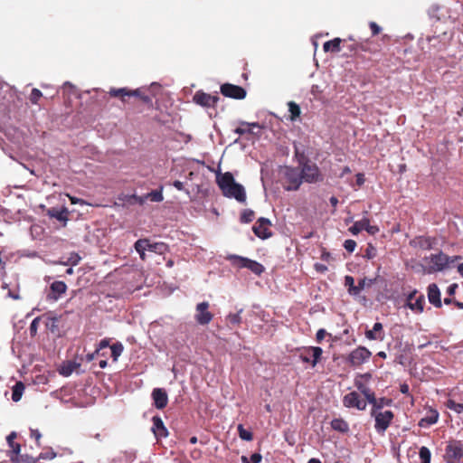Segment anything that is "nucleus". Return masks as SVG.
<instances>
[{
	"label": "nucleus",
	"mask_w": 463,
	"mask_h": 463,
	"mask_svg": "<svg viewBox=\"0 0 463 463\" xmlns=\"http://www.w3.org/2000/svg\"><path fill=\"white\" fill-rule=\"evenodd\" d=\"M216 183L225 197L233 198L241 203L246 202L245 188L242 184L235 182L232 173L217 174Z\"/></svg>",
	"instance_id": "obj_1"
},
{
	"label": "nucleus",
	"mask_w": 463,
	"mask_h": 463,
	"mask_svg": "<svg viewBox=\"0 0 463 463\" xmlns=\"http://www.w3.org/2000/svg\"><path fill=\"white\" fill-rule=\"evenodd\" d=\"M303 182L316 184L324 180V175L316 163L310 161L299 166Z\"/></svg>",
	"instance_id": "obj_2"
},
{
	"label": "nucleus",
	"mask_w": 463,
	"mask_h": 463,
	"mask_svg": "<svg viewBox=\"0 0 463 463\" xmlns=\"http://www.w3.org/2000/svg\"><path fill=\"white\" fill-rule=\"evenodd\" d=\"M109 93L111 97L120 98L123 102L126 101V97H138L145 104L152 105L151 97L144 94L139 89L131 90L127 88H111Z\"/></svg>",
	"instance_id": "obj_3"
},
{
	"label": "nucleus",
	"mask_w": 463,
	"mask_h": 463,
	"mask_svg": "<svg viewBox=\"0 0 463 463\" xmlns=\"http://www.w3.org/2000/svg\"><path fill=\"white\" fill-rule=\"evenodd\" d=\"M283 175L286 181L288 183V184L285 186V190L287 191H297L303 183L300 168L285 166Z\"/></svg>",
	"instance_id": "obj_4"
},
{
	"label": "nucleus",
	"mask_w": 463,
	"mask_h": 463,
	"mask_svg": "<svg viewBox=\"0 0 463 463\" xmlns=\"http://www.w3.org/2000/svg\"><path fill=\"white\" fill-rule=\"evenodd\" d=\"M299 359L305 364H311L315 367L321 359L323 350L319 346H308L298 348Z\"/></svg>",
	"instance_id": "obj_5"
},
{
	"label": "nucleus",
	"mask_w": 463,
	"mask_h": 463,
	"mask_svg": "<svg viewBox=\"0 0 463 463\" xmlns=\"http://www.w3.org/2000/svg\"><path fill=\"white\" fill-rule=\"evenodd\" d=\"M371 416L374 418V429L376 432L379 434H383L391 425L394 414L392 411L386 410L383 411H375V413L371 414Z\"/></svg>",
	"instance_id": "obj_6"
},
{
	"label": "nucleus",
	"mask_w": 463,
	"mask_h": 463,
	"mask_svg": "<svg viewBox=\"0 0 463 463\" xmlns=\"http://www.w3.org/2000/svg\"><path fill=\"white\" fill-rule=\"evenodd\" d=\"M371 355L372 353L366 347L359 346L349 354L347 362L353 366H359L365 363Z\"/></svg>",
	"instance_id": "obj_7"
},
{
	"label": "nucleus",
	"mask_w": 463,
	"mask_h": 463,
	"mask_svg": "<svg viewBox=\"0 0 463 463\" xmlns=\"http://www.w3.org/2000/svg\"><path fill=\"white\" fill-rule=\"evenodd\" d=\"M463 458V445L460 441H452L446 448L445 458L448 463H455Z\"/></svg>",
	"instance_id": "obj_8"
},
{
	"label": "nucleus",
	"mask_w": 463,
	"mask_h": 463,
	"mask_svg": "<svg viewBox=\"0 0 463 463\" xmlns=\"http://www.w3.org/2000/svg\"><path fill=\"white\" fill-rule=\"evenodd\" d=\"M208 308L209 303L207 301H203L196 305L194 319L199 325L205 326L213 320V315L208 310Z\"/></svg>",
	"instance_id": "obj_9"
},
{
	"label": "nucleus",
	"mask_w": 463,
	"mask_h": 463,
	"mask_svg": "<svg viewBox=\"0 0 463 463\" xmlns=\"http://www.w3.org/2000/svg\"><path fill=\"white\" fill-rule=\"evenodd\" d=\"M461 259L460 256H455L451 260L449 256L446 254L439 252L438 254H432L430 257V263L432 264V268L435 271H441L445 268L449 266V264L451 262H454L456 260Z\"/></svg>",
	"instance_id": "obj_10"
},
{
	"label": "nucleus",
	"mask_w": 463,
	"mask_h": 463,
	"mask_svg": "<svg viewBox=\"0 0 463 463\" xmlns=\"http://www.w3.org/2000/svg\"><path fill=\"white\" fill-rule=\"evenodd\" d=\"M219 99L218 95H211L203 90L196 91L193 97L194 102L203 108H214Z\"/></svg>",
	"instance_id": "obj_11"
},
{
	"label": "nucleus",
	"mask_w": 463,
	"mask_h": 463,
	"mask_svg": "<svg viewBox=\"0 0 463 463\" xmlns=\"http://www.w3.org/2000/svg\"><path fill=\"white\" fill-rule=\"evenodd\" d=\"M343 404L346 408H355L359 411L366 409V401L361 399L360 394L356 392H351L343 398Z\"/></svg>",
	"instance_id": "obj_12"
},
{
	"label": "nucleus",
	"mask_w": 463,
	"mask_h": 463,
	"mask_svg": "<svg viewBox=\"0 0 463 463\" xmlns=\"http://www.w3.org/2000/svg\"><path fill=\"white\" fill-rule=\"evenodd\" d=\"M221 93L227 98L235 99H243L247 94L242 87L231 83L222 84L221 86Z\"/></svg>",
	"instance_id": "obj_13"
},
{
	"label": "nucleus",
	"mask_w": 463,
	"mask_h": 463,
	"mask_svg": "<svg viewBox=\"0 0 463 463\" xmlns=\"http://www.w3.org/2000/svg\"><path fill=\"white\" fill-rule=\"evenodd\" d=\"M271 222L264 217L258 219L257 222L253 225L252 231L254 234L261 240H266L271 237L272 232L269 230Z\"/></svg>",
	"instance_id": "obj_14"
},
{
	"label": "nucleus",
	"mask_w": 463,
	"mask_h": 463,
	"mask_svg": "<svg viewBox=\"0 0 463 463\" xmlns=\"http://www.w3.org/2000/svg\"><path fill=\"white\" fill-rule=\"evenodd\" d=\"M362 230H365L369 234L374 235L379 232L376 225H371L368 218L364 217L361 221H357L352 225L348 231L353 235H357Z\"/></svg>",
	"instance_id": "obj_15"
},
{
	"label": "nucleus",
	"mask_w": 463,
	"mask_h": 463,
	"mask_svg": "<svg viewBox=\"0 0 463 463\" xmlns=\"http://www.w3.org/2000/svg\"><path fill=\"white\" fill-rule=\"evenodd\" d=\"M151 396L154 402V405L156 409L162 410L166 407L168 402V396L164 389L155 388L152 391Z\"/></svg>",
	"instance_id": "obj_16"
},
{
	"label": "nucleus",
	"mask_w": 463,
	"mask_h": 463,
	"mask_svg": "<svg viewBox=\"0 0 463 463\" xmlns=\"http://www.w3.org/2000/svg\"><path fill=\"white\" fill-rule=\"evenodd\" d=\"M153 426L152 431L157 440L166 438L168 436V430L165 428L162 419L159 416H154L152 418Z\"/></svg>",
	"instance_id": "obj_17"
},
{
	"label": "nucleus",
	"mask_w": 463,
	"mask_h": 463,
	"mask_svg": "<svg viewBox=\"0 0 463 463\" xmlns=\"http://www.w3.org/2000/svg\"><path fill=\"white\" fill-rule=\"evenodd\" d=\"M51 293L48 294L47 298L52 300H58L62 294L67 290V285L61 280H56L51 284Z\"/></svg>",
	"instance_id": "obj_18"
},
{
	"label": "nucleus",
	"mask_w": 463,
	"mask_h": 463,
	"mask_svg": "<svg viewBox=\"0 0 463 463\" xmlns=\"http://www.w3.org/2000/svg\"><path fill=\"white\" fill-rule=\"evenodd\" d=\"M47 215L51 218H54L58 220L59 222H63V225H66V222H68L69 218V211L66 207H52L48 209Z\"/></svg>",
	"instance_id": "obj_19"
},
{
	"label": "nucleus",
	"mask_w": 463,
	"mask_h": 463,
	"mask_svg": "<svg viewBox=\"0 0 463 463\" xmlns=\"http://www.w3.org/2000/svg\"><path fill=\"white\" fill-rule=\"evenodd\" d=\"M439 43V36L432 35V36H427L425 39L420 38L419 39V44L421 47V50L426 53H431L432 49L439 50L437 48V44Z\"/></svg>",
	"instance_id": "obj_20"
},
{
	"label": "nucleus",
	"mask_w": 463,
	"mask_h": 463,
	"mask_svg": "<svg viewBox=\"0 0 463 463\" xmlns=\"http://www.w3.org/2000/svg\"><path fill=\"white\" fill-rule=\"evenodd\" d=\"M439 416V414L437 410L430 408L427 411L426 415L422 419H420L418 425L420 428H428L438 421Z\"/></svg>",
	"instance_id": "obj_21"
},
{
	"label": "nucleus",
	"mask_w": 463,
	"mask_h": 463,
	"mask_svg": "<svg viewBox=\"0 0 463 463\" xmlns=\"http://www.w3.org/2000/svg\"><path fill=\"white\" fill-rule=\"evenodd\" d=\"M428 299L434 307H441L440 291L435 283L430 284L428 287Z\"/></svg>",
	"instance_id": "obj_22"
},
{
	"label": "nucleus",
	"mask_w": 463,
	"mask_h": 463,
	"mask_svg": "<svg viewBox=\"0 0 463 463\" xmlns=\"http://www.w3.org/2000/svg\"><path fill=\"white\" fill-rule=\"evenodd\" d=\"M369 403L372 404L371 414H374L375 411H383V408L391 406L392 404V400L386 397L377 399L374 395L373 401L371 400Z\"/></svg>",
	"instance_id": "obj_23"
},
{
	"label": "nucleus",
	"mask_w": 463,
	"mask_h": 463,
	"mask_svg": "<svg viewBox=\"0 0 463 463\" xmlns=\"http://www.w3.org/2000/svg\"><path fill=\"white\" fill-rule=\"evenodd\" d=\"M424 305L425 297L423 294H419V296L412 302H406L405 304V306L414 313L423 312Z\"/></svg>",
	"instance_id": "obj_24"
},
{
	"label": "nucleus",
	"mask_w": 463,
	"mask_h": 463,
	"mask_svg": "<svg viewBox=\"0 0 463 463\" xmlns=\"http://www.w3.org/2000/svg\"><path fill=\"white\" fill-rule=\"evenodd\" d=\"M382 331H383L382 323L376 322L373 325V329L367 330L365 332V336H366V338H368L370 340H383L384 335L382 333Z\"/></svg>",
	"instance_id": "obj_25"
},
{
	"label": "nucleus",
	"mask_w": 463,
	"mask_h": 463,
	"mask_svg": "<svg viewBox=\"0 0 463 463\" xmlns=\"http://www.w3.org/2000/svg\"><path fill=\"white\" fill-rule=\"evenodd\" d=\"M242 312H243V308H240L237 310L236 313H229L225 317L226 325L230 327L239 326L242 321L241 316Z\"/></svg>",
	"instance_id": "obj_26"
},
{
	"label": "nucleus",
	"mask_w": 463,
	"mask_h": 463,
	"mask_svg": "<svg viewBox=\"0 0 463 463\" xmlns=\"http://www.w3.org/2000/svg\"><path fill=\"white\" fill-rule=\"evenodd\" d=\"M354 386L361 393H363L368 402H370L371 400L373 401L374 392L367 385L360 380H355Z\"/></svg>",
	"instance_id": "obj_27"
},
{
	"label": "nucleus",
	"mask_w": 463,
	"mask_h": 463,
	"mask_svg": "<svg viewBox=\"0 0 463 463\" xmlns=\"http://www.w3.org/2000/svg\"><path fill=\"white\" fill-rule=\"evenodd\" d=\"M10 460L13 463H37L38 458L29 456L27 454H14L9 455Z\"/></svg>",
	"instance_id": "obj_28"
},
{
	"label": "nucleus",
	"mask_w": 463,
	"mask_h": 463,
	"mask_svg": "<svg viewBox=\"0 0 463 463\" xmlns=\"http://www.w3.org/2000/svg\"><path fill=\"white\" fill-rule=\"evenodd\" d=\"M376 281V279H369V278H364L358 281V284L355 285V291L353 293V297H358L362 290H364L366 288L371 287L373 285Z\"/></svg>",
	"instance_id": "obj_29"
},
{
	"label": "nucleus",
	"mask_w": 463,
	"mask_h": 463,
	"mask_svg": "<svg viewBox=\"0 0 463 463\" xmlns=\"http://www.w3.org/2000/svg\"><path fill=\"white\" fill-rule=\"evenodd\" d=\"M342 40L340 38H334L324 43L323 49L325 52H339L341 51Z\"/></svg>",
	"instance_id": "obj_30"
},
{
	"label": "nucleus",
	"mask_w": 463,
	"mask_h": 463,
	"mask_svg": "<svg viewBox=\"0 0 463 463\" xmlns=\"http://www.w3.org/2000/svg\"><path fill=\"white\" fill-rule=\"evenodd\" d=\"M331 427L334 430L341 433H347L349 431L348 423L341 418L332 420Z\"/></svg>",
	"instance_id": "obj_31"
},
{
	"label": "nucleus",
	"mask_w": 463,
	"mask_h": 463,
	"mask_svg": "<svg viewBox=\"0 0 463 463\" xmlns=\"http://www.w3.org/2000/svg\"><path fill=\"white\" fill-rule=\"evenodd\" d=\"M226 260H228L232 266L242 269L245 268L248 258L235 254H230L226 257Z\"/></svg>",
	"instance_id": "obj_32"
},
{
	"label": "nucleus",
	"mask_w": 463,
	"mask_h": 463,
	"mask_svg": "<svg viewBox=\"0 0 463 463\" xmlns=\"http://www.w3.org/2000/svg\"><path fill=\"white\" fill-rule=\"evenodd\" d=\"M17 437L15 431H12L6 438L8 446L12 449L10 455L18 454L21 450V446L19 443L14 442V439Z\"/></svg>",
	"instance_id": "obj_33"
},
{
	"label": "nucleus",
	"mask_w": 463,
	"mask_h": 463,
	"mask_svg": "<svg viewBox=\"0 0 463 463\" xmlns=\"http://www.w3.org/2000/svg\"><path fill=\"white\" fill-rule=\"evenodd\" d=\"M245 268L256 275H260L264 271V267L262 264L250 259L247 260Z\"/></svg>",
	"instance_id": "obj_34"
},
{
	"label": "nucleus",
	"mask_w": 463,
	"mask_h": 463,
	"mask_svg": "<svg viewBox=\"0 0 463 463\" xmlns=\"http://www.w3.org/2000/svg\"><path fill=\"white\" fill-rule=\"evenodd\" d=\"M24 384L22 382H17L12 389V400L15 402H19L24 391Z\"/></svg>",
	"instance_id": "obj_35"
},
{
	"label": "nucleus",
	"mask_w": 463,
	"mask_h": 463,
	"mask_svg": "<svg viewBox=\"0 0 463 463\" xmlns=\"http://www.w3.org/2000/svg\"><path fill=\"white\" fill-rule=\"evenodd\" d=\"M166 249V245L164 242H150L147 239L146 250L156 253L162 254Z\"/></svg>",
	"instance_id": "obj_36"
},
{
	"label": "nucleus",
	"mask_w": 463,
	"mask_h": 463,
	"mask_svg": "<svg viewBox=\"0 0 463 463\" xmlns=\"http://www.w3.org/2000/svg\"><path fill=\"white\" fill-rule=\"evenodd\" d=\"M146 198L151 202L160 203L164 200L162 188L159 190H153L147 194H146Z\"/></svg>",
	"instance_id": "obj_37"
},
{
	"label": "nucleus",
	"mask_w": 463,
	"mask_h": 463,
	"mask_svg": "<svg viewBox=\"0 0 463 463\" xmlns=\"http://www.w3.org/2000/svg\"><path fill=\"white\" fill-rule=\"evenodd\" d=\"M295 147V157L298 163V166L304 165L305 163L310 161L307 157L304 150H300L296 145Z\"/></svg>",
	"instance_id": "obj_38"
},
{
	"label": "nucleus",
	"mask_w": 463,
	"mask_h": 463,
	"mask_svg": "<svg viewBox=\"0 0 463 463\" xmlns=\"http://www.w3.org/2000/svg\"><path fill=\"white\" fill-rule=\"evenodd\" d=\"M110 350H111V357L113 358V361H117L118 359V357L121 355V354L124 350V347L121 343L118 342L116 344H113L110 346Z\"/></svg>",
	"instance_id": "obj_39"
},
{
	"label": "nucleus",
	"mask_w": 463,
	"mask_h": 463,
	"mask_svg": "<svg viewBox=\"0 0 463 463\" xmlns=\"http://www.w3.org/2000/svg\"><path fill=\"white\" fill-rule=\"evenodd\" d=\"M288 111L290 112V118H291V120H295L300 115V108L294 101H289L288 103Z\"/></svg>",
	"instance_id": "obj_40"
},
{
	"label": "nucleus",
	"mask_w": 463,
	"mask_h": 463,
	"mask_svg": "<svg viewBox=\"0 0 463 463\" xmlns=\"http://www.w3.org/2000/svg\"><path fill=\"white\" fill-rule=\"evenodd\" d=\"M419 456L421 463H430L431 453L427 447L422 446L420 449Z\"/></svg>",
	"instance_id": "obj_41"
},
{
	"label": "nucleus",
	"mask_w": 463,
	"mask_h": 463,
	"mask_svg": "<svg viewBox=\"0 0 463 463\" xmlns=\"http://www.w3.org/2000/svg\"><path fill=\"white\" fill-rule=\"evenodd\" d=\"M446 407L451 411H454L457 413L463 412V403L456 402L454 400H448L446 402Z\"/></svg>",
	"instance_id": "obj_42"
},
{
	"label": "nucleus",
	"mask_w": 463,
	"mask_h": 463,
	"mask_svg": "<svg viewBox=\"0 0 463 463\" xmlns=\"http://www.w3.org/2000/svg\"><path fill=\"white\" fill-rule=\"evenodd\" d=\"M254 219V212L250 209L244 210L240 217V221L242 223H249Z\"/></svg>",
	"instance_id": "obj_43"
},
{
	"label": "nucleus",
	"mask_w": 463,
	"mask_h": 463,
	"mask_svg": "<svg viewBox=\"0 0 463 463\" xmlns=\"http://www.w3.org/2000/svg\"><path fill=\"white\" fill-rule=\"evenodd\" d=\"M239 437L246 441H250L253 439L252 433L243 428L241 424L238 426Z\"/></svg>",
	"instance_id": "obj_44"
},
{
	"label": "nucleus",
	"mask_w": 463,
	"mask_h": 463,
	"mask_svg": "<svg viewBox=\"0 0 463 463\" xmlns=\"http://www.w3.org/2000/svg\"><path fill=\"white\" fill-rule=\"evenodd\" d=\"M345 286L347 287L349 295L353 296L354 291H355V285L354 279L352 276L346 275L345 277Z\"/></svg>",
	"instance_id": "obj_45"
},
{
	"label": "nucleus",
	"mask_w": 463,
	"mask_h": 463,
	"mask_svg": "<svg viewBox=\"0 0 463 463\" xmlns=\"http://www.w3.org/2000/svg\"><path fill=\"white\" fill-rule=\"evenodd\" d=\"M80 257L78 253L72 252L71 253L70 257L68 258L67 261L63 262L64 265H71V266H76L80 260Z\"/></svg>",
	"instance_id": "obj_46"
},
{
	"label": "nucleus",
	"mask_w": 463,
	"mask_h": 463,
	"mask_svg": "<svg viewBox=\"0 0 463 463\" xmlns=\"http://www.w3.org/2000/svg\"><path fill=\"white\" fill-rule=\"evenodd\" d=\"M40 321H41V317H37L32 321V323L29 326V332H30L31 336L36 335Z\"/></svg>",
	"instance_id": "obj_47"
},
{
	"label": "nucleus",
	"mask_w": 463,
	"mask_h": 463,
	"mask_svg": "<svg viewBox=\"0 0 463 463\" xmlns=\"http://www.w3.org/2000/svg\"><path fill=\"white\" fill-rule=\"evenodd\" d=\"M146 246H147V239L146 238L139 239L134 244V248L137 251L146 250Z\"/></svg>",
	"instance_id": "obj_48"
},
{
	"label": "nucleus",
	"mask_w": 463,
	"mask_h": 463,
	"mask_svg": "<svg viewBox=\"0 0 463 463\" xmlns=\"http://www.w3.org/2000/svg\"><path fill=\"white\" fill-rule=\"evenodd\" d=\"M43 96V93L41 92V90H39L38 89H33L32 90V92L30 94V101L33 103V104H37L38 103V100L39 99Z\"/></svg>",
	"instance_id": "obj_49"
},
{
	"label": "nucleus",
	"mask_w": 463,
	"mask_h": 463,
	"mask_svg": "<svg viewBox=\"0 0 463 463\" xmlns=\"http://www.w3.org/2000/svg\"><path fill=\"white\" fill-rule=\"evenodd\" d=\"M56 457V453L53 451L52 449H49L45 452L40 453V455L37 457L39 459H53Z\"/></svg>",
	"instance_id": "obj_50"
},
{
	"label": "nucleus",
	"mask_w": 463,
	"mask_h": 463,
	"mask_svg": "<svg viewBox=\"0 0 463 463\" xmlns=\"http://www.w3.org/2000/svg\"><path fill=\"white\" fill-rule=\"evenodd\" d=\"M355 247H356V242L354 240L348 239V240H345L344 242V248L350 253L354 251Z\"/></svg>",
	"instance_id": "obj_51"
},
{
	"label": "nucleus",
	"mask_w": 463,
	"mask_h": 463,
	"mask_svg": "<svg viewBox=\"0 0 463 463\" xmlns=\"http://www.w3.org/2000/svg\"><path fill=\"white\" fill-rule=\"evenodd\" d=\"M433 240L430 237L421 238L420 241V246L423 249L430 250L432 248Z\"/></svg>",
	"instance_id": "obj_52"
},
{
	"label": "nucleus",
	"mask_w": 463,
	"mask_h": 463,
	"mask_svg": "<svg viewBox=\"0 0 463 463\" xmlns=\"http://www.w3.org/2000/svg\"><path fill=\"white\" fill-rule=\"evenodd\" d=\"M375 256H376V249L372 244H368V247L365 250V257L367 259H373Z\"/></svg>",
	"instance_id": "obj_53"
},
{
	"label": "nucleus",
	"mask_w": 463,
	"mask_h": 463,
	"mask_svg": "<svg viewBox=\"0 0 463 463\" xmlns=\"http://www.w3.org/2000/svg\"><path fill=\"white\" fill-rule=\"evenodd\" d=\"M349 40L354 42L353 43H350L348 44L346 47L347 49L349 50V52L352 53V54H356L359 51H358V43L357 42H354V40L353 39V37H349Z\"/></svg>",
	"instance_id": "obj_54"
},
{
	"label": "nucleus",
	"mask_w": 463,
	"mask_h": 463,
	"mask_svg": "<svg viewBox=\"0 0 463 463\" xmlns=\"http://www.w3.org/2000/svg\"><path fill=\"white\" fill-rule=\"evenodd\" d=\"M369 27L372 31V35L373 36H375L377 34H379L382 31V28L375 23V22H370L369 23Z\"/></svg>",
	"instance_id": "obj_55"
},
{
	"label": "nucleus",
	"mask_w": 463,
	"mask_h": 463,
	"mask_svg": "<svg viewBox=\"0 0 463 463\" xmlns=\"http://www.w3.org/2000/svg\"><path fill=\"white\" fill-rule=\"evenodd\" d=\"M135 203L142 205L146 203V201H147V198H146V194L145 195H142V196H138L137 194H133L131 197H130Z\"/></svg>",
	"instance_id": "obj_56"
},
{
	"label": "nucleus",
	"mask_w": 463,
	"mask_h": 463,
	"mask_svg": "<svg viewBox=\"0 0 463 463\" xmlns=\"http://www.w3.org/2000/svg\"><path fill=\"white\" fill-rule=\"evenodd\" d=\"M57 322H58V318L57 317H51L50 318V322L47 323V326L50 328V330L52 332H54L55 329L57 328L58 325H57Z\"/></svg>",
	"instance_id": "obj_57"
},
{
	"label": "nucleus",
	"mask_w": 463,
	"mask_h": 463,
	"mask_svg": "<svg viewBox=\"0 0 463 463\" xmlns=\"http://www.w3.org/2000/svg\"><path fill=\"white\" fill-rule=\"evenodd\" d=\"M109 345V342L108 339H102L99 343L98 347L96 348V353H99L100 350L107 348Z\"/></svg>",
	"instance_id": "obj_58"
},
{
	"label": "nucleus",
	"mask_w": 463,
	"mask_h": 463,
	"mask_svg": "<svg viewBox=\"0 0 463 463\" xmlns=\"http://www.w3.org/2000/svg\"><path fill=\"white\" fill-rule=\"evenodd\" d=\"M326 335V331L323 328L317 330V334H316V339L317 342H321L325 336Z\"/></svg>",
	"instance_id": "obj_59"
},
{
	"label": "nucleus",
	"mask_w": 463,
	"mask_h": 463,
	"mask_svg": "<svg viewBox=\"0 0 463 463\" xmlns=\"http://www.w3.org/2000/svg\"><path fill=\"white\" fill-rule=\"evenodd\" d=\"M262 459V456L260 453H253L250 456V460L252 463H260Z\"/></svg>",
	"instance_id": "obj_60"
},
{
	"label": "nucleus",
	"mask_w": 463,
	"mask_h": 463,
	"mask_svg": "<svg viewBox=\"0 0 463 463\" xmlns=\"http://www.w3.org/2000/svg\"><path fill=\"white\" fill-rule=\"evenodd\" d=\"M417 294L418 291L416 289L410 292L407 296L406 302H412L418 297Z\"/></svg>",
	"instance_id": "obj_61"
},
{
	"label": "nucleus",
	"mask_w": 463,
	"mask_h": 463,
	"mask_svg": "<svg viewBox=\"0 0 463 463\" xmlns=\"http://www.w3.org/2000/svg\"><path fill=\"white\" fill-rule=\"evenodd\" d=\"M31 437L32 438H34L35 440L37 441V443H39V440L42 437V434L40 433V431L38 430H31Z\"/></svg>",
	"instance_id": "obj_62"
},
{
	"label": "nucleus",
	"mask_w": 463,
	"mask_h": 463,
	"mask_svg": "<svg viewBox=\"0 0 463 463\" xmlns=\"http://www.w3.org/2000/svg\"><path fill=\"white\" fill-rule=\"evenodd\" d=\"M355 177H356V184H357L359 186H361V185H363V184H364V180H365V179H364V174L358 173V174L355 175Z\"/></svg>",
	"instance_id": "obj_63"
},
{
	"label": "nucleus",
	"mask_w": 463,
	"mask_h": 463,
	"mask_svg": "<svg viewBox=\"0 0 463 463\" xmlns=\"http://www.w3.org/2000/svg\"><path fill=\"white\" fill-rule=\"evenodd\" d=\"M458 288V285L457 284H451L448 287V289H447V293L449 295V296H452L455 294L456 292V289Z\"/></svg>",
	"instance_id": "obj_64"
}]
</instances>
